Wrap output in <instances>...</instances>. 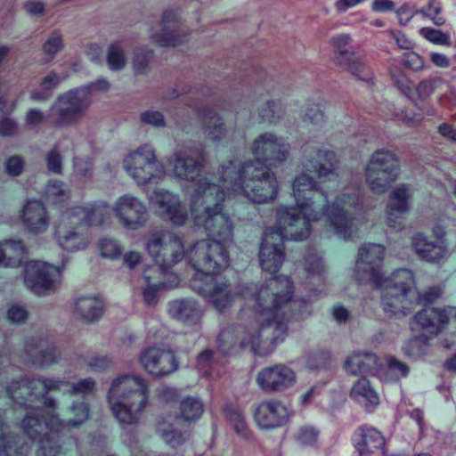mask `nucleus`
I'll return each mask as SVG.
<instances>
[{
  "mask_svg": "<svg viewBox=\"0 0 456 456\" xmlns=\"http://www.w3.org/2000/svg\"><path fill=\"white\" fill-rule=\"evenodd\" d=\"M218 240H221L219 247L226 256V265H216L212 270L198 268L190 286L218 312L231 307L239 297L247 300L254 312V322L247 327L224 329L217 337L218 350L226 355L239 345L241 348L250 346L255 354H261L262 344L276 346L287 336L292 308L297 305L293 300V281L289 277L281 275L269 279L259 288L250 283L234 290L228 280L219 275L230 265L227 248L232 241Z\"/></svg>",
  "mask_w": 456,
  "mask_h": 456,
  "instance_id": "nucleus-1",
  "label": "nucleus"
},
{
  "mask_svg": "<svg viewBox=\"0 0 456 456\" xmlns=\"http://www.w3.org/2000/svg\"><path fill=\"white\" fill-rule=\"evenodd\" d=\"M212 180L208 176L199 181L191 200V219L195 226L224 241H233V223L224 212L226 196L242 195L253 203L267 204L280 190L276 175L252 160H229L219 167L220 183Z\"/></svg>",
  "mask_w": 456,
  "mask_h": 456,
  "instance_id": "nucleus-2",
  "label": "nucleus"
},
{
  "mask_svg": "<svg viewBox=\"0 0 456 456\" xmlns=\"http://www.w3.org/2000/svg\"><path fill=\"white\" fill-rule=\"evenodd\" d=\"M94 387L95 381L92 378L70 383L60 378L32 377L12 379L4 390L16 404L21 406L33 407L35 403L43 402L45 408H37L26 414L21 422L22 428L31 441H38L40 444L37 456H62L60 434L86 421L90 413L89 405L85 401L73 403L69 411L74 418L64 421L53 414L56 402L46 395L50 392H61L86 395Z\"/></svg>",
  "mask_w": 456,
  "mask_h": 456,
  "instance_id": "nucleus-3",
  "label": "nucleus"
},
{
  "mask_svg": "<svg viewBox=\"0 0 456 456\" xmlns=\"http://www.w3.org/2000/svg\"><path fill=\"white\" fill-rule=\"evenodd\" d=\"M296 207L281 206L276 209L277 225L264 232L259 249V262L263 271L277 273L285 254V240L300 241L311 232V223L326 217L328 229L336 235L342 234V208L338 195L327 194L319 190L318 183L305 173L293 182Z\"/></svg>",
  "mask_w": 456,
  "mask_h": 456,
  "instance_id": "nucleus-4",
  "label": "nucleus"
},
{
  "mask_svg": "<svg viewBox=\"0 0 456 456\" xmlns=\"http://www.w3.org/2000/svg\"><path fill=\"white\" fill-rule=\"evenodd\" d=\"M384 256L383 245L362 244L358 252L356 275L361 282H370L382 290L381 304L386 313L405 316L416 305L430 304L442 296L443 289L439 286L431 287L420 295L414 288L413 273L408 269H398L389 278L383 279Z\"/></svg>",
  "mask_w": 456,
  "mask_h": 456,
  "instance_id": "nucleus-5",
  "label": "nucleus"
},
{
  "mask_svg": "<svg viewBox=\"0 0 456 456\" xmlns=\"http://www.w3.org/2000/svg\"><path fill=\"white\" fill-rule=\"evenodd\" d=\"M200 240L185 249L183 237L170 230H160L150 233L145 238L144 248L154 262V268L160 273H167L175 265L185 259L196 271L198 268L212 270L213 267L224 266L226 256L219 247L217 237Z\"/></svg>",
  "mask_w": 456,
  "mask_h": 456,
  "instance_id": "nucleus-6",
  "label": "nucleus"
},
{
  "mask_svg": "<svg viewBox=\"0 0 456 456\" xmlns=\"http://www.w3.org/2000/svg\"><path fill=\"white\" fill-rule=\"evenodd\" d=\"M145 380L134 375H122L111 383L108 403L116 419L124 425L136 424L148 403Z\"/></svg>",
  "mask_w": 456,
  "mask_h": 456,
  "instance_id": "nucleus-7",
  "label": "nucleus"
},
{
  "mask_svg": "<svg viewBox=\"0 0 456 456\" xmlns=\"http://www.w3.org/2000/svg\"><path fill=\"white\" fill-rule=\"evenodd\" d=\"M167 165L171 167L173 175L179 180L194 183V190L190 197V214L191 215V200L198 188L199 181L212 176L213 183H219V171L217 174H201L206 164V152L198 144L184 145L176 149L167 159Z\"/></svg>",
  "mask_w": 456,
  "mask_h": 456,
  "instance_id": "nucleus-8",
  "label": "nucleus"
},
{
  "mask_svg": "<svg viewBox=\"0 0 456 456\" xmlns=\"http://www.w3.org/2000/svg\"><path fill=\"white\" fill-rule=\"evenodd\" d=\"M122 166L139 186L157 184L166 175L164 165L158 160L153 146L149 143H144L126 154Z\"/></svg>",
  "mask_w": 456,
  "mask_h": 456,
  "instance_id": "nucleus-9",
  "label": "nucleus"
},
{
  "mask_svg": "<svg viewBox=\"0 0 456 456\" xmlns=\"http://www.w3.org/2000/svg\"><path fill=\"white\" fill-rule=\"evenodd\" d=\"M89 105V88L77 87L58 96L48 118L54 127L67 126L77 122Z\"/></svg>",
  "mask_w": 456,
  "mask_h": 456,
  "instance_id": "nucleus-10",
  "label": "nucleus"
},
{
  "mask_svg": "<svg viewBox=\"0 0 456 456\" xmlns=\"http://www.w3.org/2000/svg\"><path fill=\"white\" fill-rule=\"evenodd\" d=\"M366 181L375 194H383L400 174L399 160L395 155L386 150H378L366 167Z\"/></svg>",
  "mask_w": 456,
  "mask_h": 456,
  "instance_id": "nucleus-11",
  "label": "nucleus"
},
{
  "mask_svg": "<svg viewBox=\"0 0 456 456\" xmlns=\"http://www.w3.org/2000/svg\"><path fill=\"white\" fill-rule=\"evenodd\" d=\"M250 151L257 165L259 163L276 167L288 159L290 144L281 135L264 132L253 140Z\"/></svg>",
  "mask_w": 456,
  "mask_h": 456,
  "instance_id": "nucleus-12",
  "label": "nucleus"
},
{
  "mask_svg": "<svg viewBox=\"0 0 456 456\" xmlns=\"http://www.w3.org/2000/svg\"><path fill=\"white\" fill-rule=\"evenodd\" d=\"M61 270L41 261H29L24 268L27 288L37 295H45L56 289L60 283Z\"/></svg>",
  "mask_w": 456,
  "mask_h": 456,
  "instance_id": "nucleus-13",
  "label": "nucleus"
},
{
  "mask_svg": "<svg viewBox=\"0 0 456 456\" xmlns=\"http://www.w3.org/2000/svg\"><path fill=\"white\" fill-rule=\"evenodd\" d=\"M112 210L120 225L126 230H139L148 222V209L145 203L129 193L118 197Z\"/></svg>",
  "mask_w": 456,
  "mask_h": 456,
  "instance_id": "nucleus-14",
  "label": "nucleus"
},
{
  "mask_svg": "<svg viewBox=\"0 0 456 456\" xmlns=\"http://www.w3.org/2000/svg\"><path fill=\"white\" fill-rule=\"evenodd\" d=\"M150 202L156 208L159 216L174 226L182 227L189 219L186 206L179 195L170 191L155 190L150 196Z\"/></svg>",
  "mask_w": 456,
  "mask_h": 456,
  "instance_id": "nucleus-15",
  "label": "nucleus"
},
{
  "mask_svg": "<svg viewBox=\"0 0 456 456\" xmlns=\"http://www.w3.org/2000/svg\"><path fill=\"white\" fill-rule=\"evenodd\" d=\"M256 382L267 394L281 393L292 387L297 382V374L290 367L277 363L260 370Z\"/></svg>",
  "mask_w": 456,
  "mask_h": 456,
  "instance_id": "nucleus-16",
  "label": "nucleus"
},
{
  "mask_svg": "<svg viewBox=\"0 0 456 456\" xmlns=\"http://www.w3.org/2000/svg\"><path fill=\"white\" fill-rule=\"evenodd\" d=\"M112 212L106 201L99 200L86 206H75L66 209L63 212V220H70L71 224L98 226L108 223Z\"/></svg>",
  "mask_w": 456,
  "mask_h": 456,
  "instance_id": "nucleus-17",
  "label": "nucleus"
},
{
  "mask_svg": "<svg viewBox=\"0 0 456 456\" xmlns=\"http://www.w3.org/2000/svg\"><path fill=\"white\" fill-rule=\"evenodd\" d=\"M140 362L149 374L156 377L169 375L178 367L172 352L156 346L144 349L140 354Z\"/></svg>",
  "mask_w": 456,
  "mask_h": 456,
  "instance_id": "nucleus-18",
  "label": "nucleus"
},
{
  "mask_svg": "<svg viewBox=\"0 0 456 456\" xmlns=\"http://www.w3.org/2000/svg\"><path fill=\"white\" fill-rule=\"evenodd\" d=\"M292 411L281 401L269 399L263 401L255 411V420L262 429H274L285 425Z\"/></svg>",
  "mask_w": 456,
  "mask_h": 456,
  "instance_id": "nucleus-19",
  "label": "nucleus"
},
{
  "mask_svg": "<svg viewBox=\"0 0 456 456\" xmlns=\"http://www.w3.org/2000/svg\"><path fill=\"white\" fill-rule=\"evenodd\" d=\"M338 162L334 151L316 149L307 153L303 168L305 172L315 173L322 181H331L338 177Z\"/></svg>",
  "mask_w": 456,
  "mask_h": 456,
  "instance_id": "nucleus-20",
  "label": "nucleus"
},
{
  "mask_svg": "<svg viewBox=\"0 0 456 456\" xmlns=\"http://www.w3.org/2000/svg\"><path fill=\"white\" fill-rule=\"evenodd\" d=\"M433 234L436 241H430L422 233H417L412 238V246L417 255L425 261L438 263L446 256L447 250L444 240L445 234L442 225H436L433 228Z\"/></svg>",
  "mask_w": 456,
  "mask_h": 456,
  "instance_id": "nucleus-21",
  "label": "nucleus"
},
{
  "mask_svg": "<svg viewBox=\"0 0 456 456\" xmlns=\"http://www.w3.org/2000/svg\"><path fill=\"white\" fill-rule=\"evenodd\" d=\"M20 220L25 230L33 235L43 234L50 226V216L41 200H28L20 211Z\"/></svg>",
  "mask_w": 456,
  "mask_h": 456,
  "instance_id": "nucleus-22",
  "label": "nucleus"
},
{
  "mask_svg": "<svg viewBox=\"0 0 456 456\" xmlns=\"http://www.w3.org/2000/svg\"><path fill=\"white\" fill-rule=\"evenodd\" d=\"M61 224L57 228L54 236L57 244L63 250L77 252L87 248L90 239L86 233L80 230L82 224H71L70 220H63V214L61 219Z\"/></svg>",
  "mask_w": 456,
  "mask_h": 456,
  "instance_id": "nucleus-23",
  "label": "nucleus"
},
{
  "mask_svg": "<svg viewBox=\"0 0 456 456\" xmlns=\"http://www.w3.org/2000/svg\"><path fill=\"white\" fill-rule=\"evenodd\" d=\"M27 361L39 367L56 363L61 357L59 349L47 338H35L25 344Z\"/></svg>",
  "mask_w": 456,
  "mask_h": 456,
  "instance_id": "nucleus-24",
  "label": "nucleus"
},
{
  "mask_svg": "<svg viewBox=\"0 0 456 456\" xmlns=\"http://www.w3.org/2000/svg\"><path fill=\"white\" fill-rule=\"evenodd\" d=\"M411 197V188L406 184H401L392 191L387 206V218L390 227L395 229L403 227V216L410 210Z\"/></svg>",
  "mask_w": 456,
  "mask_h": 456,
  "instance_id": "nucleus-25",
  "label": "nucleus"
},
{
  "mask_svg": "<svg viewBox=\"0 0 456 456\" xmlns=\"http://www.w3.org/2000/svg\"><path fill=\"white\" fill-rule=\"evenodd\" d=\"M177 21L178 17L174 11H166L159 24L160 31L152 29L151 38L160 46H176L183 43L186 35L180 34V30L176 28Z\"/></svg>",
  "mask_w": 456,
  "mask_h": 456,
  "instance_id": "nucleus-26",
  "label": "nucleus"
},
{
  "mask_svg": "<svg viewBox=\"0 0 456 456\" xmlns=\"http://www.w3.org/2000/svg\"><path fill=\"white\" fill-rule=\"evenodd\" d=\"M361 441L356 444L359 456H385V437L377 428L364 425L358 429Z\"/></svg>",
  "mask_w": 456,
  "mask_h": 456,
  "instance_id": "nucleus-27",
  "label": "nucleus"
},
{
  "mask_svg": "<svg viewBox=\"0 0 456 456\" xmlns=\"http://www.w3.org/2000/svg\"><path fill=\"white\" fill-rule=\"evenodd\" d=\"M164 274L154 267L147 268L142 274V280L145 288L142 290L143 299L147 305H152L156 302L157 294L160 290L175 288L178 284V278L172 276V281L162 280Z\"/></svg>",
  "mask_w": 456,
  "mask_h": 456,
  "instance_id": "nucleus-28",
  "label": "nucleus"
},
{
  "mask_svg": "<svg viewBox=\"0 0 456 456\" xmlns=\"http://www.w3.org/2000/svg\"><path fill=\"white\" fill-rule=\"evenodd\" d=\"M381 361L374 354L356 353L347 357L344 368L354 375L368 374L379 377Z\"/></svg>",
  "mask_w": 456,
  "mask_h": 456,
  "instance_id": "nucleus-29",
  "label": "nucleus"
},
{
  "mask_svg": "<svg viewBox=\"0 0 456 456\" xmlns=\"http://www.w3.org/2000/svg\"><path fill=\"white\" fill-rule=\"evenodd\" d=\"M167 311L172 318L187 324L195 323L202 315L200 305L193 298L172 300L168 303Z\"/></svg>",
  "mask_w": 456,
  "mask_h": 456,
  "instance_id": "nucleus-30",
  "label": "nucleus"
},
{
  "mask_svg": "<svg viewBox=\"0 0 456 456\" xmlns=\"http://www.w3.org/2000/svg\"><path fill=\"white\" fill-rule=\"evenodd\" d=\"M362 214V201L360 188H356L352 195L344 192V240L351 235L354 228H357Z\"/></svg>",
  "mask_w": 456,
  "mask_h": 456,
  "instance_id": "nucleus-31",
  "label": "nucleus"
},
{
  "mask_svg": "<svg viewBox=\"0 0 456 456\" xmlns=\"http://www.w3.org/2000/svg\"><path fill=\"white\" fill-rule=\"evenodd\" d=\"M156 330L153 332L151 329L149 330L148 335L162 346L167 347V350L172 352L185 350L188 346L185 345L186 336L182 333H175L169 330L167 327L162 326L158 322L152 326Z\"/></svg>",
  "mask_w": 456,
  "mask_h": 456,
  "instance_id": "nucleus-32",
  "label": "nucleus"
},
{
  "mask_svg": "<svg viewBox=\"0 0 456 456\" xmlns=\"http://www.w3.org/2000/svg\"><path fill=\"white\" fill-rule=\"evenodd\" d=\"M200 118L203 122V133L207 139L219 142L226 136L227 130L222 118L212 108H204L200 112Z\"/></svg>",
  "mask_w": 456,
  "mask_h": 456,
  "instance_id": "nucleus-33",
  "label": "nucleus"
},
{
  "mask_svg": "<svg viewBox=\"0 0 456 456\" xmlns=\"http://www.w3.org/2000/svg\"><path fill=\"white\" fill-rule=\"evenodd\" d=\"M22 437H12L7 434V426L0 419V456H25L29 445Z\"/></svg>",
  "mask_w": 456,
  "mask_h": 456,
  "instance_id": "nucleus-34",
  "label": "nucleus"
},
{
  "mask_svg": "<svg viewBox=\"0 0 456 456\" xmlns=\"http://www.w3.org/2000/svg\"><path fill=\"white\" fill-rule=\"evenodd\" d=\"M104 310V304L97 297H81L75 303V313L86 322L98 321Z\"/></svg>",
  "mask_w": 456,
  "mask_h": 456,
  "instance_id": "nucleus-35",
  "label": "nucleus"
},
{
  "mask_svg": "<svg viewBox=\"0 0 456 456\" xmlns=\"http://www.w3.org/2000/svg\"><path fill=\"white\" fill-rule=\"evenodd\" d=\"M351 397L362 404L367 411H371L379 403V397L371 387L370 381L364 377L360 378L354 385L350 393Z\"/></svg>",
  "mask_w": 456,
  "mask_h": 456,
  "instance_id": "nucleus-36",
  "label": "nucleus"
},
{
  "mask_svg": "<svg viewBox=\"0 0 456 456\" xmlns=\"http://www.w3.org/2000/svg\"><path fill=\"white\" fill-rule=\"evenodd\" d=\"M25 248L20 240H5L0 242V266L16 267L23 260Z\"/></svg>",
  "mask_w": 456,
  "mask_h": 456,
  "instance_id": "nucleus-37",
  "label": "nucleus"
},
{
  "mask_svg": "<svg viewBox=\"0 0 456 456\" xmlns=\"http://www.w3.org/2000/svg\"><path fill=\"white\" fill-rule=\"evenodd\" d=\"M410 369L408 365L394 356H387L385 363L381 362L379 379L382 382H398L401 379L408 376Z\"/></svg>",
  "mask_w": 456,
  "mask_h": 456,
  "instance_id": "nucleus-38",
  "label": "nucleus"
},
{
  "mask_svg": "<svg viewBox=\"0 0 456 456\" xmlns=\"http://www.w3.org/2000/svg\"><path fill=\"white\" fill-rule=\"evenodd\" d=\"M179 410L177 418L191 422L201 417L204 404L199 398L188 396L181 401Z\"/></svg>",
  "mask_w": 456,
  "mask_h": 456,
  "instance_id": "nucleus-39",
  "label": "nucleus"
},
{
  "mask_svg": "<svg viewBox=\"0 0 456 456\" xmlns=\"http://www.w3.org/2000/svg\"><path fill=\"white\" fill-rule=\"evenodd\" d=\"M343 56L344 66L346 65L352 74L358 77L361 80L368 81L371 79V73L363 62L362 54H356L344 50Z\"/></svg>",
  "mask_w": 456,
  "mask_h": 456,
  "instance_id": "nucleus-40",
  "label": "nucleus"
},
{
  "mask_svg": "<svg viewBox=\"0 0 456 456\" xmlns=\"http://www.w3.org/2000/svg\"><path fill=\"white\" fill-rule=\"evenodd\" d=\"M285 110L281 101L268 100L259 109V118L268 124H277L284 117Z\"/></svg>",
  "mask_w": 456,
  "mask_h": 456,
  "instance_id": "nucleus-41",
  "label": "nucleus"
},
{
  "mask_svg": "<svg viewBox=\"0 0 456 456\" xmlns=\"http://www.w3.org/2000/svg\"><path fill=\"white\" fill-rule=\"evenodd\" d=\"M45 197L53 204H61L69 200L70 191L62 181L53 179L45 188Z\"/></svg>",
  "mask_w": 456,
  "mask_h": 456,
  "instance_id": "nucleus-42",
  "label": "nucleus"
},
{
  "mask_svg": "<svg viewBox=\"0 0 456 456\" xmlns=\"http://www.w3.org/2000/svg\"><path fill=\"white\" fill-rule=\"evenodd\" d=\"M61 80L57 73L51 72L43 79L39 89L31 93V99L37 102L46 101L52 96L53 91L60 85Z\"/></svg>",
  "mask_w": 456,
  "mask_h": 456,
  "instance_id": "nucleus-43",
  "label": "nucleus"
},
{
  "mask_svg": "<svg viewBox=\"0 0 456 456\" xmlns=\"http://www.w3.org/2000/svg\"><path fill=\"white\" fill-rule=\"evenodd\" d=\"M64 147L61 142L55 143L53 148L45 154V164L48 171L55 175H62L63 173V158L61 152Z\"/></svg>",
  "mask_w": 456,
  "mask_h": 456,
  "instance_id": "nucleus-44",
  "label": "nucleus"
},
{
  "mask_svg": "<svg viewBox=\"0 0 456 456\" xmlns=\"http://www.w3.org/2000/svg\"><path fill=\"white\" fill-rule=\"evenodd\" d=\"M107 63L110 69L118 71L122 69L126 63V57L122 42L117 41L111 44L108 49Z\"/></svg>",
  "mask_w": 456,
  "mask_h": 456,
  "instance_id": "nucleus-45",
  "label": "nucleus"
},
{
  "mask_svg": "<svg viewBox=\"0 0 456 456\" xmlns=\"http://www.w3.org/2000/svg\"><path fill=\"white\" fill-rule=\"evenodd\" d=\"M158 431L165 443L173 448L183 444L186 439L184 433L175 430L172 425L165 421L158 425Z\"/></svg>",
  "mask_w": 456,
  "mask_h": 456,
  "instance_id": "nucleus-46",
  "label": "nucleus"
},
{
  "mask_svg": "<svg viewBox=\"0 0 456 456\" xmlns=\"http://www.w3.org/2000/svg\"><path fill=\"white\" fill-rule=\"evenodd\" d=\"M419 12L436 26H443L446 22V19L443 14L442 3L439 0H428L427 5L419 9Z\"/></svg>",
  "mask_w": 456,
  "mask_h": 456,
  "instance_id": "nucleus-47",
  "label": "nucleus"
},
{
  "mask_svg": "<svg viewBox=\"0 0 456 456\" xmlns=\"http://www.w3.org/2000/svg\"><path fill=\"white\" fill-rule=\"evenodd\" d=\"M63 47V37L61 32L53 31L42 45L45 61H51Z\"/></svg>",
  "mask_w": 456,
  "mask_h": 456,
  "instance_id": "nucleus-48",
  "label": "nucleus"
},
{
  "mask_svg": "<svg viewBox=\"0 0 456 456\" xmlns=\"http://www.w3.org/2000/svg\"><path fill=\"white\" fill-rule=\"evenodd\" d=\"M331 354L322 351L309 354L305 360V368L312 372H320L330 368Z\"/></svg>",
  "mask_w": 456,
  "mask_h": 456,
  "instance_id": "nucleus-49",
  "label": "nucleus"
},
{
  "mask_svg": "<svg viewBox=\"0 0 456 456\" xmlns=\"http://www.w3.org/2000/svg\"><path fill=\"white\" fill-rule=\"evenodd\" d=\"M153 58V52L147 48L139 47L134 51L133 69L136 74H145Z\"/></svg>",
  "mask_w": 456,
  "mask_h": 456,
  "instance_id": "nucleus-50",
  "label": "nucleus"
},
{
  "mask_svg": "<svg viewBox=\"0 0 456 456\" xmlns=\"http://www.w3.org/2000/svg\"><path fill=\"white\" fill-rule=\"evenodd\" d=\"M73 176L78 180L88 181L93 177V164L81 158L73 159Z\"/></svg>",
  "mask_w": 456,
  "mask_h": 456,
  "instance_id": "nucleus-51",
  "label": "nucleus"
},
{
  "mask_svg": "<svg viewBox=\"0 0 456 456\" xmlns=\"http://www.w3.org/2000/svg\"><path fill=\"white\" fill-rule=\"evenodd\" d=\"M325 269L322 257L316 252H310L305 259V270L308 275H321Z\"/></svg>",
  "mask_w": 456,
  "mask_h": 456,
  "instance_id": "nucleus-52",
  "label": "nucleus"
},
{
  "mask_svg": "<svg viewBox=\"0 0 456 456\" xmlns=\"http://www.w3.org/2000/svg\"><path fill=\"white\" fill-rule=\"evenodd\" d=\"M99 249L103 257L111 259L118 257L122 252L117 240L110 238H103L99 241Z\"/></svg>",
  "mask_w": 456,
  "mask_h": 456,
  "instance_id": "nucleus-53",
  "label": "nucleus"
},
{
  "mask_svg": "<svg viewBox=\"0 0 456 456\" xmlns=\"http://www.w3.org/2000/svg\"><path fill=\"white\" fill-rule=\"evenodd\" d=\"M443 85L444 80L442 78L432 77L419 82L416 91L420 99H427Z\"/></svg>",
  "mask_w": 456,
  "mask_h": 456,
  "instance_id": "nucleus-54",
  "label": "nucleus"
},
{
  "mask_svg": "<svg viewBox=\"0 0 456 456\" xmlns=\"http://www.w3.org/2000/svg\"><path fill=\"white\" fill-rule=\"evenodd\" d=\"M140 119L143 124L150 125L156 128L166 126L164 115L158 110H146L141 113Z\"/></svg>",
  "mask_w": 456,
  "mask_h": 456,
  "instance_id": "nucleus-55",
  "label": "nucleus"
},
{
  "mask_svg": "<svg viewBox=\"0 0 456 456\" xmlns=\"http://www.w3.org/2000/svg\"><path fill=\"white\" fill-rule=\"evenodd\" d=\"M420 34L428 41L441 45L450 44L449 37L439 29L432 28H422Z\"/></svg>",
  "mask_w": 456,
  "mask_h": 456,
  "instance_id": "nucleus-56",
  "label": "nucleus"
},
{
  "mask_svg": "<svg viewBox=\"0 0 456 456\" xmlns=\"http://www.w3.org/2000/svg\"><path fill=\"white\" fill-rule=\"evenodd\" d=\"M213 353L210 350H204L197 357V369L203 375L208 376L212 373Z\"/></svg>",
  "mask_w": 456,
  "mask_h": 456,
  "instance_id": "nucleus-57",
  "label": "nucleus"
},
{
  "mask_svg": "<svg viewBox=\"0 0 456 456\" xmlns=\"http://www.w3.org/2000/svg\"><path fill=\"white\" fill-rule=\"evenodd\" d=\"M304 120L315 126H321L324 122L323 111L318 104L309 103L305 109Z\"/></svg>",
  "mask_w": 456,
  "mask_h": 456,
  "instance_id": "nucleus-58",
  "label": "nucleus"
},
{
  "mask_svg": "<svg viewBox=\"0 0 456 456\" xmlns=\"http://www.w3.org/2000/svg\"><path fill=\"white\" fill-rule=\"evenodd\" d=\"M6 173L11 176L20 175L24 169V160L21 157L14 155L6 159L4 163Z\"/></svg>",
  "mask_w": 456,
  "mask_h": 456,
  "instance_id": "nucleus-59",
  "label": "nucleus"
},
{
  "mask_svg": "<svg viewBox=\"0 0 456 456\" xmlns=\"http://www.w3.org/2000/svg\"><path fill=\"white\" fill-rule=\"evenodd\" d=\"M417 13H419V10L410 4H404L396 10L399 23L403 26L407 25Z\"/></svg>",
  "mask_w": 456,
  "mask_h": 456,
  "instance_id": "nucleus-60",
  "label": "nucleus"
},
{
  "mask_svg": "<svg viewBox=\"0 0 456 456\" xmlns=\"http://www.w3.org/2000/svg\"><path fill=\"white\" fill-rule=\"evenodd\" d=\"M28 311L20 305H12L7 310V318L13 323H21L26 321Z\"/></svg>",
  "mask_w": 456,
  "mask_h": 456,
  "instance_id": "nucleus-61",
  "label": "nucleus"
},
{
  "mask_svg": "<svg viewBox=\"0 0 456 456\" xmlns=\"http://www.w3.org/2000/svg\"><path fill=\"white\" fill-rule=\"evenodd\" d=\"M228 418L232 423L235 431L241 436H246L247 425L243 414L238 411H232L228 413Z\"/></svg>",
  "mask_w": 456,
  "mask_h": 456,
  "instance_id": "nucleus-62",
  "label": "nucleus"
},
{
  "mask_svg": "<svg viewBox=\"0 0 456 456\" xmlns=\"http://www.w3.org/2000/svg\"><path fill=\"white\" fill-rule=\"evenodd\" d=\"M403 63L412 70H420L424 67V61L420 55L414 52H409L403 54Z\"/></svg>",
  "mask_w": 456,
  "mask_h": 456,
  "instance_id": "nucleus-63",
  "label": "nucleus"
},
{
  "mask_svg": "<svg viewBox=\"0 0 456 456\" xmlns=\"http://www.w3.org/2000/svg\"><path fill=\"white\" fill-rule=\"evenodd\" d=\"M318 437V432L312 427H305L299 429L297 435V440L302 444H312L316 442Z\"/></svg>",
  "mask_w": 456,
  "mask_h": 456,
  "instance_id": "nucleus-64",
  "label": "nucleus"
}]
</instances>
